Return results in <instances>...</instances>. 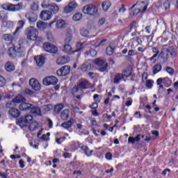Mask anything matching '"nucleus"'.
Returning a JSON list of instances; mask_svg holds the SVG:
<instances>
[{"label": "nucleus", "mask_w": 178, "mask_h": 178, "mask_svg": "<svg viewBox=\"0 0 178 178\" xmlns=\"http://www.w3.org/2000/svg\"><path fill=\"white\" fill-rule=\"evenodd\" d=\"M5 70L8 73H10V72L15 71V65L13 64V63L8 61L5 65Z\"/></svg>", "instance_id": "aec40b11"}, {"label": "nucleus", "mask_w": 178, "mask_h": 178, "mask_svg": "<svg viewBox=\"0 0 178 178\" xmlns=\"http://www.w3.org/2000/svg\"><path fill=\"white\" fill-rule=\"evenodd\" d=\"M82 72H88L91 70V64L88 62L83 63L81 67Z\"/></svg>", "instance_id": "c85d7f7f"}, {"label": "nucleus", "mask_w": 178, "mask_h": 178, "mask_svg": "<svg viewBox=\"0 0 178 178\" xmlns=\"http://www.w3.org/2000/svg\"><path fill=\"white\" fill-rule=\"evenodd\" d=\"M47 40H49V41H50L51 42H54V36H52V33L47 32Z\"/></svg>", "instance_id": "603ef678"}, {"label": "nucleus", "mask_w": 178, "mask_h": 178, "mask_svg": "<svg viewBox=\"0 0 178 178\" xmlns=\"http://www.w3.org/2000/svg\"><path fill=\"white\" fill-rule=\"evenodd\" d=\"M44 86H55L58 84V78L54 76H46L42 80Z\"/></svg>", "instance_id": "423d86ee"}, {"label": "nucleus", "mask_w": 178, "mask_h": 178, "mask_svg": "<svg viewBox=\"0 0 178 178\" xmlns=\"http://www.w3.org/2000/svg\"><path fill=\"white\" fill-rule=\"evenodd\" d=\"M77 6L79 5L75 1H71L69 3L67 6H66L64 8L65 13H72V12H74L76 9H77Z\"/></svg>", "instance_id": "1a4fd4ad"}, {"label": "nucleus", "mask_w": 178, "mask_h": 178, "mask_svg": "<svg viewBox=\"0 0 178 178\" xmlns=\"http://www.w3.org/2000/svg\"><path fill=\"white\" fill-rule=\"evenodd\" d=\"M2 40L5 41V42H12L13 41V35L10 34H3L2 35Z\"/></svg>", "instance_id": "bb28decb"}, {"label": "nucleus", "mask_w": 178, "mask_h": 178, "mask_svg": "<svg viewBox=\"0 0 178 178\" xmlns=\"http://www.w3.org/2000/svg\"><path fill=\"white\" fill-rule=\"evenodd\" d=\"M58 65H65L66 63V58L65 57H61L57 60Z\"/></svg>", "instance_id": "09e8293b"}, {"label": "nucleus", "mask_w": 178, "mask_h": 178, "mask_svg": "<svg viewBox=\"0 0 178 178\" xmlns=\"http://www.w3.org/2000/svg\"><path fill=\"white\" fill-rule=\"evenodd\" d=\"M76 121H74L73 119H70L69 121L65 122L61 124V126L64 129H70V127L72 126V124H74Z\"/></svg>", "instance_id": "393cba45"}, {"label": "nucleus", "mask_w": 178, "mask_h": 178, "mask_svg": "<svg viewBox=\"0 0 178 178\" xmlns=\"http://www.w3.org/2000/svg\"><path fill=\"white\" fill-rule=\"evenodd\" d=\"M70 73V66H63L60 70H57L58 76H67Z\"/></svg>", "instance_id": "f8f14e48"}, {"label": "nucleus", "mask_w": 178, "mask_h": 178, "mask_svg": "<svg viewBox=\"0 0 178 178\" xmlns=\"http://www.w3.org/2000/svg\"><path fill=\"white\" fill-rule=\"evenodd\" d=\"M91 109L95 110L97 109V108H98V103H93L91 106H90Z\"/></svg>", "instance_id": "774afa93"}, {"label": "nucleus", "mask_w": 178, "mask_h": 178, "mask_svg": "<svg viewBox=\"0 0 178 178\" xmlns=\"http://www.w3.org/2000/svg\"><path fill=\"white\" fill-rule=\"evenodd\" d=\"M8 113L13 118H19L20 116V111L17 108H11L8 110Z\"/></svg>", "instance_id": "412c9836"}, {"label": "nucleus", "mask_w": 178, "mask_h": 178, "mask_svg": "<svg viewBox=\"0 0 178 178\" xmlns=\"http://www.w3.org/2000/svg\"><path fill=\"white\" fill-rule=\"evenodd\" d=\"M37 27L39 30H45V29H47V24L44 22L40 21L37 22Z\"/></svg>", "instance_id": "f704fd0d"}, {"label": "nucleus", "mask_w": 178, "mask_h": 178, "mask_svg": "<svg viewBox=\"0 0 178 178\" xmlns=\"http://www.w3.org/2000/svg\"><path fill=\"white\" fill-rule=\"evenodd\" d=\"M6 27H7L8 29H12V27H13V22L12 21L6 22Z\"/></svg>", "instance_id": "4d7b16f0"}, {"label": "nucleus", "mask_w": 178, "mask_h": 178, "mask_svg": "<svg viewBox=\"0 0 178 178\" xmlns=\"http://www.w3.org/2000/svg\"><path fill=\"white\" fill-rule=\"evenodd\" d=\"M106 52L109 56L113 55V52H115V47H113L112 46L107 47L106 49Z\"/></svg>", "instance_id": "c9c22d12"}, {"label": "nucleus", "mask_w": 178, "mask_h": 178, "mask_svg": "<svg viewBox=\"0 0 178 178\" xmlns=\"http://www.w3.org/2000/svg\"><path fill=\"white\" fill-rule=\"evenodd\" d=\"M138 13H143V11L141 10V8H138L135 9L133 13V15L135 16V15H138Z\"/></svg>", "instance_id": "13d9d810"}, {"label": "nucleus", "mask_w": 178, "mask_h": 178, "mask_svg": "<svg viewBox=\"0 0 178 178\" xmlns=\"http://www.w3.org/2000/svg\"><path fill=\"white\" fill-rule=\"evenodd\" d=\"M29 109H31V113H32L33 116H41V108H40L39 106H33L31 104Z\"/></svg>", "instance_id": "dca6fc26"}, {"label": "nucleus", "mask_w": 178, "mask_h": 178, "mask_svg": "<svg viewBox=\"0 0 178 178\" xmlns=\"http://www.w3.org/2000/svg\"><path fill=\"white\" fill-rule=\"evenodd\" d=\"M106 159L111 161L112 159V154L111 152H108L106 154Z\"/></svg>", "instance_id": "69168bd1"}, {"label": "nucleus", "mask_w": 178, "mask_h": 178, "mask_svg": "<svg viewBox=\"0 0 178 178\" xmlns=\"http://www.w3.org/2000/svg\"><path fill=\"white\" fill-rule=\"evenodd\" d=\"M82 15L80 13H76L73 17L72 19L74 22H79V20H81Z\"/></svg>", "instance_id": "a19ab883"}, {"label": "nucleus", "mask_w": 178, "mask_h": 178, "mask_svg": "<svg viewBox=\"0 0 178 178\" xmlns=\"http://www.w3.org/2000/svg\"><path fill=\"white\" fill-rule=\"evenodd\" d=\"M49 5H51V3H49L47 0H42L41 6L43 8V9H48V8H49Z\"/></svg>", "instance_id": "58836bf2"}, {"label": "nucleus", "mask_w": 178, "mask_h": 178, "mask_svg": "<svg viewBox=\"0 0 178 178\" xmlns=\"http://www.w3.org/2000/svg\"><path fill=\"white\" fill-rule=\"evenodd\" d=\"M65 107V106L63 105V104H57L54 106V112L55 113H60V111H62V109H63V108Z\"/></svg>", "instance_id": "473e14b6"}, {"label": "nucleus", "mask_w": 178, "mask_h": 178, "mask_svg": "<svg viewBox=\"0 0 178 178\" xmlns=\"http://www.w3.org/2000/svg\"><path fill=\"white\" fill-rule=\"evenodd\" d=\"M152 51L153 54H155V55H156L157 56L158 55H159V49H158V47H152Z\"/></svg>", "instance_id": "bf43d9fd"}, {"label": "nucleus", "mask_w": 178, "mask_h": 178, "mask_svg": "<svg viewBox=\"0 0 178 178\" xmlns=\"http://www.w3.org/2000/svg\"><path fill=\"white\" fill-rule=\"evenodd\" d=\"M25 35L28 40L35 41L38 38V31L34 26H29L25 30Z\"/></svg>", "instance_id": "f257e3e1"}, {"label": "nucleus", "mask_w": 178, "mask_h": 178, "mask_svg": "<svg viewBox=\"0 0 178 178\" xmlns=\"http://www.w3.org/2000/svg\"><path fill=\"white\" fill-rule=\"evenodd\" d=\"M128 143H130L131 144H135L136 143V139H134V137L130 136L128 138Z\"/></svg>", "instance_id": "680f3d73"}, {"label": "nucleus", "mask_w": 178, "mask_h": 178, "mask_svg": "<svg viewBox=\"0 0 178 178\" xmlns=\"http://www.w3.org/2000/svg\"><path fill=\"white\" fill-rule=\"evenodd\" d=\"M153 84H154V81L147 80L146 82V87H147V88H151L152 87Z\"/></svg>", "instance_id": "6e6d98bb"}, {"label": "nucleus", "mask_w": 178, "mask_h": 178, "mask_svg": "<svg viewBox=\"0 0 178 178\" xmlns=\"http://www.w3.org/2000/svg\"><path fill=\"white\" fill-rule=\"evenodd\" d=\"M87 84H88L87 81H81L72 88V94H77L79 91H80V92H83V90H86V88H87Z\"/></svg>", "instance_id": "39448f33"}, {"label": "nucleus", "mask_w": 178, "mask_h": 178, "mask_svg": "<svg viewBox=\"0 0 178 178\" xmlns=\"http://www.w3.org/2000/svg\"><path fill=\"white\" fill-rule=\"evenodd\" d=\"M126 73H127V71H124L123 74H116L113 79L114 84H119V83H120V80L124 77H130V76H131V72H129L128 74Z\"/></svg>", "instance_id": "9d476101"}, {"label": "nucleus", "mask_w": 178, "mask_h": 178, "mask_svg": "<svg viewBox=\"0 0 178 178\" xmlns=\"http://www.w3.org/2000/svg\"><path fill=\"white\" fill-rule=\"evenodd\" d=\"M111 1H104L102 4V8L104 12H107V10L111 8Z\"/></svg>", "instance_id": "c756f323"}, {"label": "nucleus", "mask_w": 178, "mask_h": 178, "mask_svg": "<svg viewBox=\"0 0 178 178\" xmlns=\"http://www.w3.org/2000/svg\"><path fill=\"white\" fill-rule=\"evenodd\" d=\"M6 108H8L9 109H13L15 108V106H16V104L13 100L8 102L6 104Z\"/></svg>", "instance_id": "e433bc0d"}, {"label": "nucleus", "mask_w": 178, "mask_h": 178, "mask_svg": "<svg viewBox=\"0 0 178 178\" xmlns=\"http://www.w3.org/2000/svg\"><path fill=\"white\" fill-rule=\"evenodd\" d=\"M142 138H143L145 140V141H151L152 140H155V137L147 136L146 135H143Z\"/></svg>", "instance_id": "8fccbe9b"}, {"label": "nucleus", "mask_w": 178, "mask_h": 178, "mask_svg": "<svg viewBox=\"0 0 178 178\" xmlns=\"http://www.w3.org/2000/svg\"><path fill=\"white\" fill-rule=\"evenodd\" d=\"M165 70L170 76H173L175 74V70L171 67H166Z\"/></svg>", "instance_id": "de8ad7c7"}, {"label": "nucleus", "mask_w": 178, "mask_h": 178, "mask_svg": "<svg viewBox=\"0 0 178 178\" xmlns=\"http://www.w3.org/2000/svg\"><path fill=\"white\" fill-rule=\"evenodd\" d=\"M83 45H84V43L81 42H79L77 43V49L76 50H74L73 52H80V51H81V49H83Z\"/></svg>", "instance_id": "ea45409f"}, {"label": "nucleus", "mask_w": 178, "mask_h": 178, "mask_svg": "<svg viewBox=\"0 0 178 178\" xmlns=\"http://www.w3.org/2000/svg\"><path fill=\"white\" fill-rule=\"evenodd\" d=\"M63 51L64 52H70V51H72V46H70V44H65Z\"/></svg>", "instance_id": "a18cd8bd"}, {"label": "nucleus", "mask_w": 178, "mask_h": 178, "mask_svg": "<svg viewBox=\"0 0 178 178\" xmlns=\"http://www.w3.org/2000/svg\"><path fill=\"white\" fill-rule=\"evenodd\" d=\"M48 9L50 10V12H51V15L52 13L53 15H56V13L59 12V6L54 3H50Z\"/></svg>", "instance_id": "a211bd4d"}, {"label": "nucleus", "mask_w": 178, "mask_h": 178, "mask_svg": "<svg viewBox=\"0 0 178 178\" xmlns=\"http://www.w3.org/2000/svg\"><path fill=\"white\" fill-rule=\"evenodd\" d=\"M56 27L60 29H66V22L65 20L58 19L56 23Z\"/></svg>", "instance_id": "b1692460"}, {"label": "nucleus", "mask_w": 178, "mask_h": 178, "mask_svg": "<svg viewBox=\"0 0 178 178\" xmlns=\"http://www.w3.org/2000/svg\"><path fill=\"white\" fill-rule=\"evenodd\" d=\"M24 95H33L34 94V92L30 89H25L24 91Z\"/></svg>", "instance_id": "5fc2aeb1"}, {"label": "nucleus", "mask_w": 178, "mask_h": 178, "mask_svg": "<svg viewBox=\"0 0 178 178\" xmlns=\"http://www.w3.org/2000/svg\"><path fill=\"white\" fill-rule=\"evenodd\" d=\"M42 108L44 113H47V112H49V111L52 109V105L51 104L44 105Z\"/></svg>", "instance_id": "37998d69"}, {"label": "nucleus", "mask_w": 178, "mask_h": 178, "mask_svg": "<svg viewBox=\"0 0 178 178\" xmlns=\"http://www.w3.org/2000/svg\"><path fill=\"white\" fill-rule=\"evenodd\" d=\"M29 128L31 131H34V130H37V129H38V124L37 122H32L30 124Z\"/></svg>", "instance_id": "4c0bfd02"}, {"label": "nucleus", "mask_w": 178, "mask_h": 178, "mask_svg": "<svg viewBox=\"0 0 178 178\" xmlns=\"http://www.w3.org/2000/svg\"><path fill=\"white\" fill-rule=\"evenodd\" d=\"M29 85L33 90H35V91H40V90H41V84H40V82H38V81L34 78L29 80Z\"/></svg>", "instance_id": "9b49d317"}, {"label": "nucleus", "mask_w": 178, "mask_h": 178, "mask_svg": "<svg viewBox=\"0 0 178 178\" xmlns=\"http://www.w3.org/2000/svg\"><path fill=\"white\" fill-rule=\"evenodd\" d=\"M8 51L10 52V55H12L13 54H15V52H16V49H15V47H10L8 49Z\"/></svg>", "instance_id": "0e129e2a"}, {"label": "nucleus", "mask_w": 178, "mask_h": 178, "mask_svg": "<svg viewBox=\"0 0 178 178\" xmlns=\"http://www.w3.org/2000/svg\"><path fill=\"white\" fill-rule=\"evenodd\" d=\"M17 24H18V26L16 28V30L15 31V32L13 33V35L15 36L19 35V33H20V30H22V29H23V26H24V21L19 20Z\"/></svg>", "instance_id": "6ab92c4d"}, {"label": "nucleus", "mask_w": 178, "mask_h": 178, "mask_svg": "<svg viewBox=\"0 0 178 178\" xmlns=\"http://www.w3.org/2000/svg\"><path fill=\"white\" fill-rule=\"evenodd\" d=\"M70 116V111L69 109H65L61 112L60 118L62 120H67Z\"/></svg>", "instance_id": "4be33fe9"}, {"label": "nucleus", "mask_w": 178, "mask_h": 178, "mask_svg": "<svg viewBox=\"0 0 178 178\" xmlns=\"http://www.w3.org/2000/svg\"><path fill=\"white\" fill-rule=\"evenodd\" d=\"M162 70V65L161 64H156L153 67V74H156Z\"/></svg>", "instance_id": "7c9ffc66"}, {"label": "nucleus", "mask_w": 178, "mask_h": 178, "mask_svg": "<svg viewBox=\"0 0 178 178\" xmlns=\"http://www.w3.org/2000/svg\"><path fill=\"white\" fill-rule=\"evenodd\" d=\"M31 10H38V5H37L35 3H33L31 6Z\"/></svg>", "instance_id": "052dcab7"}, {"label": "nucleus", "mask_w": 178, "mask_h": 178, "mask_svg": "<svg viewBox=\"0 0 178 178\" xmlns=\"http://www.w3.org/2000/svg\"><path fill=\"white\" fill-rule=\"evenodd\" d=\"M6 84V79L0 75V87H3Z\"/></svg>", "instance_id": "3c124183"}, {"label": "nucleus", "mask_w": 178, "mask_h": 178, "mask_svg": "<svg viewBox=\"0 0 178 178\" xmlns=\"http://www.w3.org/2000/svg\"><path fill=\"white\" fill-rule=\"evenodd\" d=\"M105 24V18H102L98 22L99 26H102V24Z\"/></svg>", "instance_id": "338daca9"}, {"label": "nucleus", "mask_w": 178, "mask_h": 178, "mask_svg": "<svg viewBox=\"0 0 178 178\" xmlns=\"http://www.w3.org/2000/svg\"><path fill=\"white\" fill-rule=\"evenodd\" d=\"M88 55H90L92 58L97 56V50L94 49H89V52H88Z\"/></svg>", "instance_id": "79ce46f5"}, {"label": "nucleus", "mask_w": 178, "mask_h": 178, "mask_svg": "<svg viewBox=\"0 0 178 178\" xmlns=\"http://www.w3.org/2000/svg\"><path fill=\"white\" fill-rule=\"evenodd\" d=\"M90 32L88 31V30L86 29H82L80 31V33L82 35V37H87L88 35V33Z\"/></svg>", "instance_id": "c03bdc74"}, {"label": "nucleus", "mask_w": 178, "mask_h": 178, "mask_svg": "<svg viewBox=\"0 0 178 178\" xmlns=\"http://www.w3.org/2000/svg\"><path fill=\"white\" fill-rule=\"evenodd\" d=\"M159 2L160 3H162V2H164L163 8L165 10H168V9H169V8H170V3L169 2V0H159Z\"/></svg>", "instance_id": "72a5a7b5"}, {"label": "nucleus", "mask_w": 178, "mask_h": 178, "mask_svg": "<svg viewBox=\"0 0 178 178\" xmlns=\"http://www.w3.org/2000/svg\"><path fill=\"white\" fill-rule=\"evenodd\" d=\"M25 17L28 19L29 22L30 23H34L35 22H37V15L34 14L33 13H29L25 14Z\"/></svg>", "instance_id": "f3484780"}, {"label": "nucleus", "mask_w": 178, "mask_h": 178, "mask_svg": "<svg viewBox=\"0 0 178 178\" xmlns=\"http://www.w3.org/2000/svg\"><path fill=\"white\" fill-rule=\"evenodd\" d=\"M81 149H82V151H83L84 154H86V155H87V156H91V155H92V152H94V151L90 150V148H88L86 145H83L81 147Z\"/></svg>", "instance_id": "cd10ccee"}, {"label": "nucleus", "mask_w": 178, "mask_h": 178, "mask_svg": "<svg viewBox=\"0 0 178 178\" xmlns=\"http://www.w3.org/2000/svg\"><path fill=\"white\" fill-rule=\"evenodd\" d=\"M2 9H4V10H8L10 12H17V10H20L22 8H23V3H18L17 4H12V3H8V4H3L1 6Z\"/></svg>", "instance_id": "f03ea898"}, {"label": "nucleus", "mask_w": 178, "mask_h": 178, "mask_svg": "<svg viewBox=\"0 0 178 178\" xmlns=\"http://www.w3.org/2000/svg\"><path fill=\"white\" fill-rule=\"evenodd\" d=\"M50 136H51V133L49 132H48L47 134L42 135V140H44V141H49Z\"/></svg>", "instance_id": "864d4df0"}, {"label": "nucleus", "mask_w": 178, "mask_h": 178, "mask_svg": "<svg viewBox=\"0 0 178 178\" xmlns=\"http://www.w3.org/2000/svg\"><path fill=\"white\" fill-rule=\"evenodd\" d=\"M82 10L85 15H89L90 16H95L98 13V8L92 4L85 6Z\"/></svg>", "instance_id": "7ed1b4c3"}, {"label": "nucleus", "mask_w": 178, "mask_h": 178, "mask_svg": "<svg viewBox=\"0 0 178 178\" xmlns=\"http://www.w3.org/2000/svg\"><path fill=\"white\" fill-rule=\"evenodd\" d=\"M0 19L3 23H5V22L8 20V13L5 11H0Z\"/></svg>", "instance_id": "2f4dec72"}, {"label": "nucleus", "mask_w": 178, "mask_h": 178, "mask_svg": "<svg viewBox=\"0 0 178 178\" xmlns=\"http://www.w3.org/2000/svg\"><path fill=\"white\" fill-rule=\"evenodd\" d=\"M33 121V116L31 115H26L24 117H21L18 120L17 123L20 127L23 128L24 126L28 124V123H31Z\"/></svg>", "instance_id": "20e7f679"}, {"label": "nucleus", "mask_w": 178, "mask_h": 178, "mask_svg": "<svg viewBox=\"0 0 178 178\" xmlns=\"http://www.w3.org/2000/svg\"><path fill=\"white\" fill-rule=\"evenodd\" d=\"M95 64L100 67L99 68V72H106V69H108V63L105 62V60L97 58L95 60Z\"/></svg>", "instance_id": "6e6552de"}, {"label": "nucleus", "mask_w": 178, "mask_h": 178, "mask_svg": "<svg viewBox=\"0 0 178 178\" xmlns=\"http://www.w3.org/2000/svg\"><path fill=\"white\" fill-rule=\"evenodd\" d=\"M43 49L46 52H49V54H56L58 52V47L49 42H44L43 44Z\"/></svg>", "instance_id": "0eeeda50"}, {"label": "nucleus", "mask_w": 178, "mask_h": 178, "mask_svg": "<svg viewBox=\"0 0 178 178\" xmlns=\"http://www.w3.org/2000/svg\"><path fill=\"white\" fill-rule=\"evenodd\" d=\"M52 17V13L49 10H44L40 13V19L46 22Z\"/></svg>", "instance_id": "ddd939ff"}, {"label": "nucleus", "mask_w": 178, "mask_h": 178, "mask_svg": "<svg viewBox=\"0 0 178 178\" xmlns=\"http://www.w3.org/2000/svg\"><path fill=\"white\" fill-rule=\"evenodd\" d=\"M136 56V51L131 49L128 51V56Z\"/></svg>", "instance_id": "e2e57ef3"}, {"label": "nucleus", "mask_w": 178, "mask_h": 178, "mask_svg": "<svg viewBox=\"0 0 178 178\" xmlns=\"http://www.w3.org/2000/svg\"><path fill=\"white\" fill-rule=\"evenodd\" d=\"M163 51H166L168 54H170V55H171L172 57L176 56V51H175V50L170 51L169 49L164 48Z\"/></svg>", "instance_id": "49530a36"}, {"label": "nucleus", "mask_w": 178, "mask_h": 178, "mask_svg": "<svg viewBox=\"0 0 178 178\" xmlns=\"http://www.w3.org/2000/svg\"><path fill=\"white\" fill-rule=\"evenodd\" d=\"M13 100V102L15 103V104L26 102V98H24V97H23L22 95H18Z\"/></svg>", "instance_id": "5701e85b"}, {"label": "nucleus", "mask_w": 178, "mask_h": 178, "mask_svg": "<svg viewBox=\"0 0 178 178\" xmlns=\"http://www.w3.org/2000/svg\"><path fill=\"white\" fill-rule=\"evenodd\" d=\"M31 106V104L25 103L24 102L19 104L20 111H29Z\"/></svg>", "instance_id": "a878e982"}, {"label": "nucleus", "mask_w": 178, "mask_h": 178, "mask_svg": "<svg viewBox=\"0 0 178 178\" xmlns=\"http://www.w3.org/2000/svg\"><path fill=\"white\" fill-rule=\"evenodd\" d=\"M34 59L38 67H41L42 66H44V64L45 63V57L42 56H35Z\"/></svg>", "instance_id": "2eb2a0df"}, {"label": "nucleus", "mask_w": 178, "mask_h": 178, "mask_svg": "<svg viewBox=\"0 0 178 178\" xmlns=\"http://www.w3.org/2000/svg\"><path fill=\"white\" fill-rule=\"evenodd\" d=\"M136 6H138V8H141V11L142 12H145L147 10V8L148 6V4L145 3V1H141V2H137L136 3L134 4L130 10H131L132 9H134Z\"/></svg>", "instance_id": "4468645a"}]
</instances>
